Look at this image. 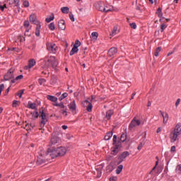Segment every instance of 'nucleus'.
<instances>
[{
    "label": "nucleus",
    "mask_w": 181,
    "mask_h": 181,
    "mask_svg": "<svg viewBox=\"0 0 181 181\" xmlns=\"http://www.w3.org/2000/svg\"><path fill=\"white\" fill-rule=\"evenodd\" d=\"M114 112L112 110H108L107 112H106V119L107 120H110L113 115Z\"/></svg>",
    "instance_id": "nucleus-23"
},
{
    "label": "nucleus",
    "mask_w": 181,
    "mask_h": 181,
    "mask_svg": "<svg viewBox=\"0 0 181 181\" xmlns=\"http://www.w3.org/2000/svg\"><path fill=\"white\" fill-rule=\"evenodd\" d=\"M91 38L93 40H98V33H92Z\"/></svg>",
    "instance_id": "nucleus-33"
},
{
    "label": "nucleus",
    "mask_w": 181,
    "mask_h": 181,
    "mask_svg": "<svg viewBox=\"0 0 181 181\" xmlns=\"http://www.w3.org/2000/svg\"><path fill=\"white\" fill-rule=\"evenodd\" d=\"M40 117L42 119L40 122V127L42 132L43 133L42 128L45 127L46 123L48 122L47 116L46 113L44 112V110H40Z\"/></svg>",
    "instance_id": "nucleus-8"
},
{
    "label": "nucleus",
    "mask_w": 181,
    "mask_h": 181,
    "mask_svg": "<svg viewBox=\"0 0 181 181\" xmlns=\"http://www.w3.org/2000/svg\"><path fill=\"white\" fill-rule=\"evenodd\" d=\"M167 26H168V25H166L165 23H163V22H161V25H160V30H161V32H163V30L165 29H166Z\"/></svg>",
    "instance_id": "nucleus-36"
},
{
    "label": "nucleus",
    "mask_w": 181,
    "mask_h": 181,
    "mask_svg": "<svg viewBox=\"0 0 181 181\" xmlns=\"http://www.w3.org/2000/svg\"><path fill=\"white\" fill-rule=\"evenodd\" d=\"M59 28L62 30H64V29H66V23L64 19H61V21H59Z\"/></svg>",
    "instance_id": "nucleus-18"
},
{
    "label": "nucleus",
    "mask_w": 181,
    "mask_h": 181,
    "mask_svg": "<svg viewBox=\"0 0 181 181\" xmlns=\"http://www.w3.org/2000/svg\"><path fill=\"white\" fill-rule=\"evenodd\" d=\"M28 32H29V29H28V28L25 29V35H29V34H28Z\"/></svg>",
    "instance_id": "nucleus-62"
},
{
    "label": "nucleus",
    "mask_w": 181,
    "mask_h": 181,
    "mask_svg": "<svg viewBox=\"0 0 181 181\" xmlns=\"http://www.w3.org/2000/svg\"><path fill=\"white\" fill-rule=\"evenodd\" d=\"M30 21L32 23H34L36 25V30H35V35L37 37H40V29H41V25L40 21H37V16L35 13H32L30 16Z\"/></svg>",
    "instance_id": "nucleus-4"
},
{
    "label": "nucleus",
    "mask_w": 181,
    "mask_h": 181,
    "mask_svg": "<svg viewBox=\"0 0 181 181\" xmlns=\"http://www.w3.org/2000/svg\"><path fill=\"white\" fill-rule=\"evenodd\" d=\"M50 62L53 68H56V66L58 65V61L56 57H50L48 58L47 61L45 62V68H48Z\"/></svg>",
    "instance_id": "nucleus-7"
},
{
    "label": "nucleus",
    "mask_w": 181,
    "mask_h": 181,
    "mask_svg": "<svg viewBox=\"0 0 181 181\" xmlns=\"http://www.w3.org/2000/svg\"><path fill=\"white\" fill-rule=\"evenodd\" d=\"M61 11L63 13H69V8L68 6H64L63 8H61Z\"/></svg>",
    "instance_id": "nucleus-26"
},
{
    "label": "nucleus",
    "mask_w": 181,
    "mask_h": 181,
    "mask_svg": "<svg viewBox=\"0 0 181 181\" xmlns=\"http://www.w3.org/2000/svg\"><path fill=\"white\" fill-rule=\"evenodd\" d=\"M143 147H144L143 143H139V145L138 146V150L141 151V149H142Z\"/></svg>",
    "instance_id": "nucleus-53"
},
{
    "label": "nucleus",
    "mask_w": 181,
    "mask_h": 181,
    "mask_svg": "<svg viewBox=\"0 0 181 181\" xmlns=\"http://www.w3.org/2000/svg\"><path fill=\"white\" fill-rule=\"evenodd\" d=\"M77 52H78V48H76V43H75L72 49L70 52V55H74V54H76Z\"/></svg>",
    "instance_id": "nucleus-24"
},
{
    "label": "nucleus",
    "mask_w": 181,
    "mask_h": 181,
    "mask_svg": "<svg viewBox=\"0 0 181 181\" xmlns=\"http://www.w3.org/2000/svg\"><path fill=\"white\" fill-rule=\"evenodd\" d=\"M181 134V123H177L173 130L170 132V142H177L179 140V136Z\"/></svg>",
    "instance_id": "nucleus-1"
},
{
    "label": "nucleus",
    "mask_w": 181,
    "mask_h": 181,
    "mask_svg": "<svg viewBox=\"0 0 181 181\" xmlns=\"http://www.w3.org/2000/svg\"><path fill=\"white\" fill-rule=\"evenodd\" d=\"M120 140L121 142H125V140H127V134H125V133L121 134Z\"/></svg>",
    "instance_id": "nucleus-34"
},
{
    "label": "nucleus",
    "mask_w": 181,
    "mask_h": 181,
    "mask_svg": "<svg viewBox=\"0 0 181 181\" xmlns=\"http://www.w3.org/2000/svg\"><path fill=\"white\" fill-rule=\"evenodd\" d=\"M117 134H114V136H113V145L114 146H115V144H117Z\"/></svg>",
    "instance_id": "nucleus-45"
},
{
    "label": "nucleus",
    "mask_w": 181,
    "mask_h": 181,
    "mask_svg": "<svg viewBox=\"0 0 181 181\" xmlns=\"http://www.w3.org/2000/svg\"><path fill=\"white\" fill-rule=\"evenodd\" d=\"M54 105H56V107H60L62 110L65 109V105H64V103H56Z\"/></svg>",
    "instance_id": "nucleus-28"
},
{
    "label": "nucleus",
    "mask_w": 181,
    "mask_h": 181,
    "mask_svg": "<svg viewBox=\"0 0 181 181\" xmlns=\"http://www.w3.org/2000/svg\"><path fill=\"white\" fill-rule=\"evenodd\" d=\"M176 151V146H171L170 152H175Z\"/></svg>",
    "instance_id": "nucleus-56"
},
{
    "label": "nucleus",
    "mask_w": 181,
    "mask_h": 181,
    "mask_svg": "<svg viewBox=\"0 0 181 181\" xmlns=\"http://www.w3.org/2000/svg\"><path fill=\"white\" fill-rule=\"evenodd\" d=\"M24 91H25V90H20V91H18V93H17V95L20 97V98H21L22 97V95H23V93H24Z\"/></svg>",
    "instance_id": "nucleus-46"
},
{
    "label": "nucleus",
    "mask_w": 181,
    "mask_h": 181,
    "mask_svg": "<svg viewBox=\"0 0 181 181\" xmlns=\"http://www.w3.org/2000/svg\"><path fill=\"white\" fill-rule=\"evenodd\" d=\"M75 45H76V48H78V47L81 46V43L78 40H76Z\"/></svg>",
    "instance_id": "nucleus-47"
},
{
    "label": "nucleus",
    "mask_w": 181,
    "mask_h": 181,
    "mask_svg": "<svg viewBox=\"0 0 181 181\" xmlns=\"http://www.w3.org/2000/svg\"><path fill=\"white\" fill-rule=\"evenodd\" d=\"M117 176H111V177L110 178V181H115L117 180Z\"/></svg>",
    "instance_id": "nucleus-54"
},
{
    "label": "nucleus",
    "mask_w": 181,
    "mask_h": 181,
    "mask_svg": "<svg viewBox=\"0 0 181 181\" xmlns=\"http://www.w3.org/2000/svg\"><path fill=\"white\" fill-rule=\"evenodd\" d=\"M161 49H162V48H161L160 47H158L156 49V51H155V52H154L155 57H158V56H159V52H160Z\"/></svg>",
    "instance_id": "nucleus-31"
},
{
    "label": "nucleus",
    "mask_w": 181,
    "mask_h": 181,
    "mask_svg": "<svg viewBox=\"0 0 181 181\" xmlns=\"http://www.w3.org/2000/svg\"><path fill=\"white\" fill-rule=\"evenodd\" d=\"M11 4H15V5H18V4H19V0H12Z\"/></svg>",
    "instance_id": "nucleus-57"
},
{
    "label": "nucleus",
    "mask_w": 181,
    "mask_h": 181,
    "mask_svg": "<svg viewBox=\"0 0 181 181\" xmlns=\"http://www.w3.org/2000/svg\"><path fill=\"white\" fill-rule=\"evenodd\" d=\"M141 124L144 125V122H141L139 119L134 117L129 124V130H134L136 127H138V126H141Z\"/></svg>",
    "instance_id": "nucleus-6"
},
{
    "label": "nucleus",
    "mask_w": 181,
    "mask_h": 181,
    "mask_svg": "<svg viewBox=\"0 0 181 181\" xmlns=\"http://www.w3.org/2000/svg\"><path fill=\"white\" fill-rule=\"evenodd\" d=\"M179 104H180V98H177L175 102L176 107H178Z\"/></svg>",
    "instance_id": "nucleus-55"
},
{
    "label": "nucleus",
    "mask_w": 181,
    "mask_h": 181,
    "mask_svg": "<svg viewBox=\"0 0 181 181\" xmlns=\"http://www.w3.org/2000/svg\"><path fill=\"white\" fill-rule=\"evenodd\" d=\"M62 129H64V130H66V129H68V126L64 124V125L62 126Z\"/></svg>",
    "instance_id": "nucleus-59"
},
{
    "label": "nucleus",
    "mask_w": 181,
    "mask_h": 181,
    "mask_svg": "<svg viewBox=\"0 0 181 181\" xmlns=\"http://www.w3.org/2000/svg\"><path fill=\"white\" fill-rule=\"evenodd\" d=\"M66 151V148L63 146H60L59 148H51L49 151L50 157L54 159V158H57V156H64Z\"/></svg>",
    "instance_id": "nucleus-2"
},
{
    "label": "nucleus",
    "mask_w": 181,
    "mask_h": 181,
    "mask_svg": "<svg viewBox=\"0 0 181 181\" xmlns=\"http://www.w3.org/2000/svg\"><path fill=\"white\" fill-rule=\"evenodd\" d=\"M58 142H59L58 136H56V134H52L50 140V145H56V144H58Z\"/></svg>",
    "instance_id": "nucleus-14"
},
{
    "label": "nucleus",
    "mask_w": 181,
    "mask_h": 181,
    "mask_svg": "<svg viewBox=\"0 0 181 181\" xmlns=\"http://www.w3.org/2000/svg\"><path fill=\"white\" fill-rule=\"evenodd\" d=\"M63 116H68V112H67V107H66V106H64V109H63V110H61Z\"/></svg>",
    "instance_id": "nucleus-35"
},
{
    "label": "nucleus",
    "mask_w": 181,
    "mask_h": 181,
    "mask_svg": "<svg viewBox=\"0 0 181 181\" xmlns=\"http://www.w3.org/2000/svg\"><path fill=\"white\" fill-rule=\"evenodd\" d=\"M96 9L100 11V12L105 13L114 11L113 6L111 5H107L106 4H104V2H98V4H96Z\"/></svg>",
    "instance_id": "nucleus-5"
},
{
    "label": "nucleus",
    "mask_w": 181,
    "mask_h": 181,
    "mask_svg": "<svg viewBox=\"0 0 181 181\" xmlns=\"http://www.w3.org/2000/svg\"><path fill=\"white\" fill-rule=\"evenodd\" d=\"M49 28L51 30H54V29H55L54 22H51V23L49 24Z\"/></svg>",
    "instance_id": "nucleus-37"
},
{
    "label": "nucleus",
    "mask_w": 181,
    "mask_h": 181,
    "mask_svg": "<svg viewBox=\"0 0 181 181\" xmlns=\"http://www.w3.org/2000/svg\"><path fill=\"white\" fill-rule=\"evenodd\" d=\"M156 159H157V160L156 162V165H155V166H153V169H151V171L150 172V173H152L153 172V170H155L156 166H158V165L159 163V159H158V156L156 157Z\"/></svg>",
    "instance_id": "nucleus-38"
},
{
    "label": "nucleus",
    "mask_w": 181,
    "mask_h": 181,
    "mask_svg": "<svg viewBox=\"0 0 181 181\" xmlns=\"http://www.w3.org/2000/svg\"><path fill=\"white\" fill-rule=\"evenodd\" d=\"M23 6H25V8H28L30 6L29 1H24Z\"/></svg>",
    "instance_id": "nucleus-43"
},
{
    "label": "nucleus",
    "mask_w": 181,
    "mask_h": 181,
    "mask_svg": "<svg viewBox=\"0 0 181 181\" xmlns=\"http://www.w3.org/2000/svg\"><path fill=\"white\" fill-rule=\"evenodd\" d=\"M24 26H25V28H28L30 26V22L29 21H25L24 22Z\"/></svg>",
    "instance_id": "nucleus-49"
},
{
    "label": "nucleus",
    "mask_w": 181,
    "mask_h": 181,
    "mask_svg": "<svg viewBox=\"0 0 181 181\" xmlns=\"http://www.w3.org/2000/svg\"><path fill=\"white\" fill-rule=\"evenodd\" d=\"M175 171L177 172V173H181V164L177 165V166L176 167Z\"/></svg>",
    "instance_id": "nucleus-40"
},
{
    "label": "nucleus",
    "mask_w": 181,
    "mask_h": 181,
    "mask_svg": "<svg viewBox=\"0 0 181 181\" xmlns=\"http://www.w3.org/2000/svg\"><path fill=\"white\" fill-rule=\"evenodd\" d=\"M117 48L113 47L109 49L107 54L109 57H113V55H115V54H117Z\"/></svg>",
    "instance_id": "nucleus-17"
},
{
    "label": "nucleus",
    "mask_w": 181,
    "mask_h": 181,
    "mask_svg": "<svg viewBox=\"0 0 181 181\" xmlns=\"http://www.w3.org/2000/svg\"><path fill=\"white\" fill-rule=\"evenodd\" d=\"M54 19V14L52 13V16L46 18L45 21H46V22L49 23V22H52V21H53Z\"/></svg>",
    "instance_id": "nucleus-32"
},
{
    "label": "nucleus",
    "mask_w": 181,
    "mask_h": 181,
    "mask_svg": "<svg viewBox=\"0 0 181 181\" xmlns=\"http://www.w3.org/2000/svg\"><path fill=\"white\" fill-rule=\"evenodd\" d=\"M86 104H87V107H86V110L88 112H92V109H93V105L92 103H90V101H88V100H85Z\"/></svg>",
    "instance_id": "nucleus-21"
},
{
    "label": "nucleus",
    "mask_w": 181,
    "mask_h": 181,
    "mask_svg": "<svg viewBox=\"0 0 181 181\" xmlns=\"http://www.w3.org/2000/svg\"><path fill=\"white\" fill-rule=\"evenodd\" d=\"M36 64V61L33 59H30L28 62V66H25V69L28 70V68H32L33 66H34V65H35Z\"/></svg>",
    "instance_id": "nucleus-19"
},
{
    "label": "nucleus",
    "mask_w": 181,
    "mask_h": 181,
    "mask_svg": "<svg viewBox=\"0 0 181 181\" xmlns=\"http://www.w3.org/2000/svg\"><path fill=\"white\" fill-rule=\"evenodd\" d=\"M39 115L37 112H35V115H33V117H35L36 119H37Z\"/></svg>",
    "instance_id": "nucleus-58"
},
{
    "label": "nucleus",
    "mask_w": 181,
    "mask_h": 181,
    "mask_svg": "<svg viewBox=\"0 0 181 181\" xmlns=\"http://www.w3.org/2000/svg\"><path fill=\"white\" fill-rule=\"evenodd\" d=\"M39 84H40L41 86L42 84H45V83H46V80L45 78H39Z\"/></svg>",
    "instance_id": "nucleus-41"
},
{
    "label": "nucleus",
    "mask_w": 181,
    "mask_h": 181,
    "mask_svg": "<svg viewBox=\"0 0 181 181\" xmlns=\"http://www.w3.org/2000/svg\"><path fill=\"white\" fill-rule=\"evenodd\" d=\"M123 168H124L123 165H119V166H117V168L116 169V173L117 174L121 173Z\"/></svg>",
    "instance_id": "nucleus-30"
},
{
    "label": "nucleus",
    "mask_w": 181,
    "mask_h": 181,
    "mask_svg": "<svg viewBox=\"0 0 181 181\" xmlns=\"http://www.w3.org/2000/svg\"><path fill=\"white\" fill-rule=\"evenodd\" d=\"M136 93L134 92L132 94V99H133L134 98V95H136Z\"/></svg>",
    "instance_id": "nucleus-61"
},
{
    "label": "nucleus",
    "mask_w": 181,
    "mask_h": 181,
    "mask_svg": "<svg viewBox=\"0 0 181 181\" xmlns=\"http://www.w3.org/2000/svg\"><path fill=\"white\" fill-rule=\"evenodd\" d=\"M68 107L69 110H71V112H76V104L75 100H73L72 101H71V103H69V105H68Z\"/></svg>",
    "instance_id": "nucleus-13"
},
{
    "label": "nucleus",
    "mask_w": 181,
    "mask_h": 181,
    "mask_svg": "<svg viewBox=\"0 0 181 181\" xmlns=\"http://www.w3.org/2000/svg\"><path fill=\"white\" fill-rule=\"evenodd\" d=\"M69 18L71 19V21H72V22H74L75 18H74L73 13H69Z\"/></svg>",
    "instance_id": "nucleus-48"
},
{
    "label": "nucleus",
    "mask_w": 181,
    "mask_h": 181,
    "mask_svg": "<svg viewBox=\"0 0 181 181\" xmlns=\"http://www.w3.org/2000/svg\"><path fill=\"white\" fill-rule=\"evenodd\" d=\"M130 153L129 152L125 151V152H122V153H121V155L119 156L118 157V163H121V162H123L125 159V158H127V156H129Z\"/></svg>",
    "instance_id": "nucleus-12"
},
{
    "label": "nucleus",
    "mask_w": 181,
    "mask_h": 181,
    "mask_svg": "<svg viewBox=\"0 0 181 181\" xmlns=\"http://www.w3.org/2000/svg\"><path fill=\"white\" fill-rule=\"evenodd\" d=\"M19 101H18V100H14L13 101V107H16V105H18Z\"/></svg>",
    "instance_id": "nucleus-50"
},
{
    "label": "nucleus",
    "mask_w": 181,
    "mask_h": 181,
    "mask_svg": "<svg viewBox=\"0 0 181 181\" xmlns=\"http://www.w3.org/2000/svg\"><path fill=\"white\" fill-rule=\"evenodd\" d=\"M112 136H113V132H108V133H107L105 136V139L110 140V139H111Z\"/></svg>",
    "instance_id": "nucleus-25"
},
{
    "label": "nucleus",
    "mask_w": 181,
    "mask_h": 181,
    "mask_svg": "<svg viewBox=\"0 0 181 181\" xmlns=\"http://www.w3.org/2000/svg\"><path fill=\"white\" fill-rule=\"evenodd\" d=\"M122 148V144L121 141H117L116 144L112 148L111 150V155H117L119 153L120 148Z\"/></svg>",
    "instance_id": "nucleus-10"
},
{
    "label": "nucleus",
    "mask_w": 181,
    "mask_h": 181,
    "mask_svg": "<svg viewBox=\"0 0 181 181\" xmlns=\"http://www.w3.org/2000/svg\"><path fill=\"white\" fill-rule=\"evenodd\" d=\"M161 131H162L161 127H158V128L157 129V133H160V132H161Z\"/></svg>",
    "instance_id": "nucleus-60"
},
{
    "label": "nucleus",
    "mask_w": 181,
    "mask_h": 181,
    "mask_svg": "<svg viewBox=\"0 0 181 181\" xmlns=\"http://www.w3.org/2000/svg\"><path fill=\"white\" fill-rule=\"evenodd\" d=\"M160 113L162 117L163 118V123L165 124H166V123H168V122L169 120L168 113H163V112H162V110H160Z\"/></svg>",
    "instance_id": "nucleus-16"
},
{
    "label": "nucleus",
    "mask_w": 181,
    "mask_h": 181,
    "mask_svg": "<svg viewBox=\"0 0 181 181\" xmlns=\"http://www.w3.org/2000/svg\"><path fill=\"white\" fill-rule=\"evenodd\" d=\"M156 13L158 18H160V22H165V18L163 16V13L162 12V8H158Z\"/></svg>",
    "instance_id": "nucleus-15"
},
{
    "label": "nucleus",
    "mask_w": 181,
    "mask_h": 181,
    "mask_svg": "<svg viewBox=\"0 0 181 181\" xmlns=\"http://www.w3.org/2000/svg\"><path fill=\"white\" fill-rule=\"evenodd\" d=\"M14 71H15V68H10V69H8L6 74H5L4 76V80L8 81V80H11V78H13L15 77Z\"/></svg>",
    "instance_id": "nucleus-11"
},
{
    "label": "nucleus",
    "mask_w": 181,
    "mask_h": 181,
    "mask_svg": "<svg viewBox=\"0 0 181 181\" xmlns=\"http://www.w3.org/2000/svg\"><path fill=\"white\" fill-rule=\"evenodd\" d=\"M23 78V76L21 75L16 77L15 80L18 81V80H22Z\"/></svg>",
    "instance_id": "nucleus-52"
},
{
    "label": "nucleus",
    "mask_w": 181,
    "mask_h": 181,
    "mask_svg": "<svg viewBox=\"0 0 181 181\" xmlns=\"http://www.w3.org/2000/svg\"><path fill=\"white\" fill-rule=\"evenodd\" d=\"M4 87H5L4 84H0V95L4 90Z\"/></svg>",
    "instance_id": "nucleus-51"
},
{
    "label": "nucleus",
    "mask_w": 181,
    "mask_h": 181,
    "mask_svg": "<svg viewBox=\"0 0 181 181\" xmlns=\"http://www.w3.org/2000/svg\"><path fill=\"white\" fill-rule=\"evenodd\" d=\"M0 9L1 11H4V6H2V5H0Z\"/></svg>",
    "instance_id": "nucleus-63"
},
{
    "label": "nucleus",
    "mask_w": 181,
    "mask_h": 181,
    "mask_svg": "<svg viewBox=\"0 0 181 181\" xmlns=\"http://www.w3.org/2000/svg\"><path fill=\"white\" fill-rule=\"evenodd\" d=\"M46 47L47 49L52 54H56V52H57L58 47L54 42H47Z\"/></svg>",
    "instance_id": "nucleus-9"
},
{
    "label": "nucleus",
    "mask_w": 181,
    "mask_h": 181,
    "mask_svg": "<svg viewBox=\"0 0 181 181\" xmlns=\"http://www.w3.org/2000/svg\"><path fill=\"white\" fill-rule=\"evenodd\" d=\"M47 98L48 100H50V101H52L53 102V105H54V104L57 103V101L58 100L57 97H55L54 95H47Z\"/></svg>",
    "instance_id": "nucleus-20"
},
{
    "label": "nucleus",
    "mask_w": 181,
    "mask_h": 181,
    "mask_svg": "<svg viewBox=\"0 0 181 181\" xmlns=\"http://www.w3.org/2000/svg\"><path fill=\"white\" fill-rule=\"evenodd\" d=\"M119 29L118 26H114L112 33L110 34L111 37H115V35H117V33H119Z\"/></svg>",
    "instance_id": "nucleus-22"
},
{
    "label": "nucleus",
    "mask_w": 181,
    "mask_h": 181,
    "mask_svg": "<svg viewBox=\"0 0 181 181\" xmlns=\"http://www.w3.org/2000/svg\"><path fill=\"white\" fill-rule=\"evenodd\" d=\"M131 28H133V29H136L137 25L135 23V22H132V23H129Z\"/></svg>",
    "instance_id": "nucleus-42"
},
{
    "label": "nucleus",
    "mask_w": 181,
    "mask_h": 181,
    "mask_svg": "<svg viewBox=\"0 0 181 181\" xmlns=\"http://www.w3.org/2000/svg\"><path fill=\"white\" fill-rule=\"evenodd\" d=\"M52 148L48 149L47 152H40L37 156V165H42L45 163L49 156H51L50 151Z\"/></svg>",
    "instance_id": "nucleus-3"
},
{
    "label": "nucleus",
    "mask_w": 181,
    "mask_h": 181,
    "mask_svg": "<svg viewBox=\"0 0 181 181\" xmlns=\"http://www.w3.org/2000/svg\"><path fill=\"white\" fill-rule=\"evenodd\" d=\"M57 78L56 77H52L51 80H50V83L52 84L53 86H54V84H57Z\"/></svg>",
    "instance_id": "nucleus-39"
},
{
    "label": "nucleus",
    "mask_w": 181,
    "mask_h": 181,
    "mask_svg": "<svg viewBox=\"0 0 181 181\" xmlns=\"http://www.w3.org/2000/svg\"><path fill=\"white\" fill-rule=\"evenodd\" d=\"M107 169H109V170L111 172L112 170H113L114 167L112 163H110V165H108V166L107 167Z\"/></svg>",
    "instance_id": "nucleus-44"
},
{
    "label": "nucleus",
    "mask_w": 181,
    "mask_h": 181,
    "mask_svg": "<svg viewBox=\"0 0 181 181\" xmlns=\"http://www.w3.org/2000/svg\"><path fill=\"white\" fill-rule=\"evenodd\" d=\"M36 103H28L29 109L35 110L36 109Z\"/></svg>",
    "instance_id": "nucleus-27"
},
{
    "label": "nucleus",
    "mask_w": 181,
    "mask_h": 181,
    "mask_svg": "<svg viewBox=\"0 0 181 181\" xmlns=\"http://www.w3.org/2000/svg\"><path fill=\"white\" fill-rule=\"evenodd\" d=\"M69 94L68 93H63L60 97H59V100L60 101H62V100H64V98H66V97H68Z\"/></svg>",
    "instance_id": "nucleus-29"
},
{
    "label": "nucleus",
    "mask_w": 181,
    "mask_h": 181,
    "mask_svg": "<svg viewBox=\"0 0 181 181\" xmlns=\"http://www.w3.org/2000/svg\"><path fill=\"white\" fill-rule=\"evenodd\" d=\"M151 101H148V107H151Z\"/></svg>",
    "instance_id": "nucleus-64"
}]
</instances>
